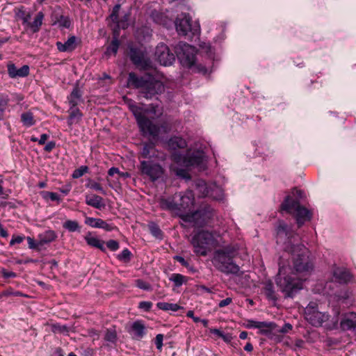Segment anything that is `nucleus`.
Instances as JSON below:
<instances>
[{
    "instance_id": "obj_23",
    "label": "nucleus",
    "mask_w": 356,
    "mask_h": 356,
    "mask_svg": "<svg viewBox=\"0 0 356 356\" xmlns=\"http://www.w3.org/2000/svg\"><path fill=\"white\" fill-rule=\"evenodd\" d=\"M341 327L343 330H349L356 327V313L346 314L341 321Z\"/></svg>"
},
{
    "instance_id": "obj_55",
    "label": "nucleus",
    "mask_w": 356,
    "mask_h": 356,
    "mask_svg": "<svg viewBox=\"0 0 356 356\" xmlns=\"http://www.w3.org/2000/svg\"><path fill=\"white\" fill-rule=\"evenodd\" d=\"M25 239V236L24 235H13L10 241V245H14L15 244H20Z\"/></svg>"
},
{
    "instance_id": "obj_54",
    "label": "nucleus",
    "mask_w": 356,
    "mask_h": 356,
    "mask_svg": "<svg viewBox=\"0 0 356 356\" xmlns=\"http://www.w3.org/2000/svg\"><path fill=\"white\" fill-rule=\"evenodd\" d=\"M261 321H257L254 320H248L246 321L245 327L248 329L252 328H260L261 325H263Z\"/></svg>"
},
{
    "instance_id": "obj_36",
    "label": "nucleus",
    "mask_w": 356,
    "mask_h": 356,
    "mask_svg": "<svg viewBox=\"0 0 356 356\" xmlns=\"http://www.w3.org/2000/svg\"><path fill=\"white\" fill-rule=\"evenodd\" d=\"M157 307L159 309L163 310V311H172V312H177L178 310L182 309V307L179 306L177 304L174 303H168L165 302H159L156 304Z\"/></svg>"
},
{
    "instance_id": "obj_47",
    "label": "nucleus",
    "mask_w": 356,
    "mask_h": 356,
    "mask_svg": "<svg viewBox=\"0 0 356 356\" xmlns=\"http://www.w3.org/2000/svg\"><path fill=\"white\" fill-rule=\"evenodd\" d=\"M104 339L106 341L115 343L117 341V333L114 329H108L106 332Z\"/></svg>"
},
{
    "instance_id": "obj_33",
    "label": "nucleus",
    "mask_w": 356,
    "mask_h": 356,
    "mask_svg": "<svg viewBox=\"0 0 356 356\" xmlns=\"http://www.w3.org/2000/svg\"><path fill=\"white\" fill-rule=\"evenodd\" d=\"M44 14L42 12H39L36 15L33 22L29 23V27H30L33 33H37L39 31L40 26L42 24V20L44 19Z\"/></svg>"
},
{
    "instance_id": "obj_63",
    "label": "nucleus",
    "mask_w": 356,
    "mask_h": 356,
    "mask_svg": "<svg viewBox=\"0 0 356 356\" xmlns=\"http://www.w3.org/2000/svg\"><path fill=\"white\" fill-rule=\"evenodd\" d=\"M100 222H101V226L99 228L104 229L106 231H108V232L112 231L115 228V226L112 225L111 224L107 223L106 221H104L103 220Z\"/></svg>"
},
{
    "instance_id": "obj_53",
    "label": "nucleus",
    "mask_w": 356,
    "mask_h": 356,
    "mask_svg": "<svg viewBox=\"0 0 356 356\" xmlns=\"http://www.w3.org/2000/svg\"><path fill=\"white\" fill-rule=\"evenodd\" d=\"M292 328H293V326L291 324H290L289 323H286L282 327H280L277 325V327L275 330V332L285 334V333H288L290 330H292Z\"/></svg>"
},
{
    "instance_id": "obj_59",
    "label": "nucleus",
    "mask_w": 356,
    "mask_h": 356,
    "mask_svg": "<svg viewBox=\"0 0 356 356\" xmlns=\"http://www.w3.org/2000/svg\"><path fill=\"white\" fill-rule=\"evenodd\" d=\"M26 240L28 241L29 248L30 249H37L40 250V246H41L40 244H39V241L38 242H35V240L30 236H28L26 238Z\"/></svg>"
},
{
    "instance_id": "obj_16",
    "label": "nucleus",
    "mask_w": 356,
    "mask_h": 356,
    "mask_svg": "<svg viewBox=\"0 0 356 356\" xmlns=\"http://www.w3.org/2000/svg\"><path fill=\"white\" fill-rule=\"evenodd\" d=\"M204 153L200 151H195L191 154L184 156L181 163L186 168L200 166L203 163Z\"/></svg>"
},
{
    "instance_id": "obj_34",
    "label": "nucleus",
    "mask_w": 356,
    "mask_h": 356,
    "mask_svg": "<svg viewBox=\"0 0 356 356\" xmlns=\"http://www.w3.org/2000/svg\"><path fill=\"white\" fill-rule=\"evenodd\" d=\"M85 240L87 244L90 246L97 248L104 252L106 251V248L104 246V242L103 241H101L96 237L90 236H86Z\"/></svg>"
},
{
    "instance_id": "obj_48",
    "label": "nucleus",
    "mask_w": 356,
    "mask_h": 356,
    "mask_svg": "<svg viewBox=\"0 0 356 356\" xmlns=\"http://www.w3.org/2000/svg\"><path fill=\"white\" fill-rule=\"evenodd\" d=\"M41 195L44 199H50L52 201H56L59 202L61 199L60 196L56 193L54 192H49V191H42L41 193Z\"/></svg>"
},
{
    "instance_id": "obj_15",
    "label": "nucleus",
    "mask_w": 356,
    "mask_h": 356,
    "mask_svg": "<svg viewBox=\"0 0 356 356\" xmlns=\"http://www.w3.org/2000/svg\"><path fill=\"white\" fill-rule=\"evenodd\" d=\"M129 58L131 62L138 67L147 70L151 67V61L145 57L144 53L138 48L131 47L129 51Z\"/></svg>"
},
{
    "instance_id": "obj_10",
    "label": "nucleus",
    "mask_w": 356,
    "mask_h": 356,
    "mask_svg": "<svg viewBox=\"0 0 356 356\" xmlns=\"http://www.w3.org/2000/svg\"><path fill=\"white\" fill-rule=\"evenodd\" d=\"M175 26L179 35L192 38L200 32L198 24H193L188 14L181 13L175 21Z\"/></svg>"
},
{
    "instance_id": "obj_24",
    "label": "nucleus",
    "mask_w": 356,
    "mask_h": 356,
    "mask_svg": "<svg viewBox=\"0 0 356 356\" xmlns=\"http://www.w3.org/2000/svg\"><path fill=\"white\" fill-rule=\"evenodd\" d=\"M159 204L161 209L176 211L177 214H179L177 193L172 197L161 198L160 200Z\"/></svg>"
},
{
    "instance_id": "obj_50",
    "label": "nucleus",
    "mask_w": 356,
    "mask_h": 356,
    "mask_svg": "<svg viewBox=\"0 0 356 356\" xmlns=\"http://www.w3.org/2000/svg\"><path fill=\"white\" fill-rule=\"evenodd\" d=\"M88 188L95 190L102 193L103 195H106V191L104 190L101 184L97 182L90 181L89 183L86 185Z\"/></svg>"
},
{
    "instance_id": "obj_20",
    "label": "nucleus",
    "mask_w": 356,
    "mask_h": 356,
    "mask_svg": "<svg viewBox=\"0 0 356 356\" xmlns=\"http://www.w3.org/2000/svg\"><path fill=\"white\" fill-rule=\"evenodd\" d=\"M77 38L72 35L68 38L64 43L61 42H56L57 49L61 52H71L74 51L77 46Z\"/></svg>"
},
{
    "instance_id": "obj_21",
    "label": "nucleus",
    "mask_w": 356,
    "mask_h": 356,
    "mask_svg": "<svg viewBox=\"0 0 356 356\" xmlns=\"http://www.w3.org/2000/svg\"><path fill=\"white\" fill-rule=\"evenodd\" d=\"M82 96V91L80 90L78 85L75 86L71 93L67 97L70 107H77L80 102H83Z\"/></svg>"
},
{
    "instance_id": "obj_1",
    "label": "nucleus",
    "mask_w": 356,
    "mask_h": 356,
    "mask_svg": "<svg viewBox=\"0 0 356 356\" xmlns=\"http://www.w3.org/2000/svg\"><path fill=\"white\" fill-rule=\"evenodd\" d=\"M237 254L238 249L234 245H228L214 251L212 263L218 271L227 275L240 276L243 275V272L234 261Z\"/></svg>"
},
{
    "instance_id": "obj_56",
    "label": "nucleus",
    "mask_w": 356,
    "mask_h": 356,
    "mask_svg": "<svg viewBox=\"0 0 356 356\" xmlns=\"http://www.w3.org/2000/svg\"><path fill=\"white\" fill-rule=\"evenodd\" d=\"M8 103V99L0 98V121L3 120V113Z\"/></svg>"
},
{
    "instance_id": "obj_41",
    "label": "nucleus",
    "mask_w": 356,
    "mask_h": 356,
    "mask_svg": "<svg viewBox=\"0 0 356 356\" xmlns=\"http://www.w3.org/2000/svg\"><path fill=\"white\" fill-rule=\"evenodd\" d=\"M129 17L130 13H126L120 19H118V22H115L114 23L117 24L118 28L125 29L129 26Z\"/></svg>"
},
{
    "instance_id": "obj_37",
    "label": "nucleus",
    "mask_w": 356,
    "mask_h": 356,
    "mask_svg": "<svg viewBox=\"0 0 356 356\" xmlns=\"http://www.w3.org/2000/svg\"><path fill=\"white\" fill-rule=\"evenodd\" d=\"M63 227L70 232H81V227L76 220H67L63 224Z\"/></svg>"
},
{
    "instance_id": "obj_57",
    "label": "nucleus",
    "mask_w": 356,
    "mask_h": 356,
    "mask_svg": "<svg viewBox=\"0 0 356 356\" xmlns=\"http://www.w3.org/2000/svg\"><path fill=\"white\" fill-rule=\"evenodd\" d=\"M106 246L111 251H116L120 248L119 243L117 241L113 239H111L106 242Z\"/></svg>"
},
{
    "instance_id": "obj_62",
    "label": "nucleus",
    "mask_w": 356,
    "mask_h": 356,
    "mask_svg": "<svg viewBox=\"0 0 356 356\" xmlns=\"http://www.w3.org/2000/svg\"><path fill=\"white\" fill-rule=\"evenodd\" d=\"M174 259L177 261L179 262L183 266L186 268L189 267V262L186 261L183 257L179 255H176L174 257Z\"/></svg>"
},
{
    "instance_id": "obj_52",
    "label": "nucleus",
    "mask_w": 356,
    "mask_h": 356,
    "mask_svg": "<svg viewBox=\"0 0 356 356\" xmlns=\"http://www.w3.org/2000/svg\"><path fill=\"white\" fill-rule=\"evenodd\" d=\"M120 9V5L116 4L112 10V13L109 15L110 19L112 20V22H118V13Z\"/></svg>"
},
{
    "instance_id": "obj_30",
    "label": "nucleus",
    "mask_w": 356,
    "mask_h": 356,
    "mask_svg": "<svg viewBox=\"0 0 356 356\" xmlns=\"http://www.w3.org/2000/svg\"><path fill=\"white\" fill-rule=\"evenodd\" d=\"M140 156L144 159H148L154 156L155 144L152 141L145 143L140 152Z\"/></svg>"
},
{
    "instance_id": "obj_38",
    "label": "nucleus",
    "mask_w": 356,
    "mask_h": 356,
    "mask_svg": "<svg viewBox=\"0 0 356 356\" xmlns=\"http://www.w3.org/2000/svg\"><path fill=\"white\" fill-rule=\"evenodd\" d=\"M188 280V277L179 273H173L170 277V280L174 282L175 286L176 287H179L183 284L186 283Z\"/></svg>"
},
{
    "instance_id": "obj_43",
    "label": "nucleus",
    "mask_w": 356,
    "mask_h": 356,
    "mask_svg": "<svg viewBox=\"0 0 356 356\" xmlns=\"http://www.w3.org/2000/svg\"><path fill=\"white\" fill-rule=\"evenodd\" d=\"M170 145L173 148H184L186 146V141L181 138H172L169 142Z\"/></svg>"
},
{
    "instance_id": "obj_5",
    "label": "nucleus",
    "mask_w": 356,
    "mask_h": 356,
    "mask_svg": "<svg viewBox=\"0 0 356 356\" xmlns=\"http://www.w3.org/2000/svg\"><path fill=\"white\" fill-rule=\"evenodd\" d=\"M130 110L134 115L140 132L144 136H152L153 139H157L159 136L161 129H163L165 131V126L162 124L159 126L154 124L149 119L143 112V109L136 106H130Z\"/></svg>"
},
{
    "instance_id": "obj_27",
    "label": "nucleus",
    "mask_w": 356,
    "mask_h": 356,
    "mask_svg": "<svg viewBox=\"0 0 356 356\" xmlns=\"http://www.w3.org/2000/svg\"><path fill=\"white\" fill-rule=\"evenodd\" d=\"M67 124L71 126L73 124L79 123L83 117V113L77 107H70L68 111Z\"/></svg>"
},
{
    "instance_id": "obj_8",
    "label": "nucleus",
    "mask_w": 356,
    "mask_h": 356,
    "mask_svg": "<svg viewBox=\"0 0 356 356\" xmlns=\"http://www.w3.org/2000/svg\"><path fill=\"white\" fill-rule=\"evenodd\" d=\"M280 209L285 211L287 213H292V211L296 212L295 218L298 227H302L304 223L310 220L312 218V212L300 204V200H292L290 195H286L284 200L280 205Z\"/></svg>"
},
{
    "instance_id": "obj_25",
    "label": "nucleus",
    "mask_w": 356,
    "mask_h": 356,
    "mask_svg": "<svg viewBox=\"0 0 356 356\" xmlns=\"http://www.w3.org/2000/svg\"><path fill=\"white\" fill-rule=\"evenodd\" d=\"M333 276L341 284H347L352 277L349 271L343 268H336L333 271Z\"/></svg>"
},
{
    "instance_id": "obj_32",
    "label": "nucleus",
    "mask_w": 356,
    "mask_h": 356,
    "mask_svg": "<svg viewBox=\"0 0 356 356\" xmlns=\"http://www.w3.org/2000/svg\"><path fill=\"white\" fill-rule=\"evenodd\" d=\"M195 189L199 197H204L209 195V189L204 180L200 179L195 182Z\"/></svg>"
},
{
    "instance_id": "obj_35",
    "label": "nucleus",
    "mask_w": 356,
    "mask_h": 356,
    "mask_svg": "<svg viewBox=\"0 0 356 356\" xmlns=\"http://www.w3.org/2000/svg\"><path fill=\"white\" fill-rule=\"evenodd\" d=\"M21 121L24 126L30 127L35 124L34 115L30 111L24 112L21 115Z\"/></svg>"
},
{
    "instance_id": "obj_22",
    "label": "nucleus",
    "mask_w": 356,
    "mask_h": 356,
    "mask_svg": "<svg viewBox=\"0 0 356 356\" xmlns=\"http://www.w3.org/2000/svg\"><path fill=\"white\" fill-rule=\"evenodd\" d=\"M129 332L133 333L134 338L140 339L145 335L146 328L143 321L138 320L132 323Z\"/></svg>"
},
{
    "instance_id": "obj_45",
    "label": "nucleus",
    "mask_w": 356,
    "mask_h": 356,
    "mask_svg": "<svg viewBox=\"0 0 356 356\" xmlns=\"http://www.w3.org/2000/svg\"><path fill=\"white\" fill-rule=\"evenodd\" d=\"M89 168L87 165H81L77 169H75L72 175V178L79 179L84 174L88 172Z\"/></svg>"
},
{
    "instance_id": "obj_11",
    "label": "nucleus",
    "mask_w": 356,
    "mask_h": 356,
    "mask_svg": "<svg viewBox=\"0 0 356 356\" xmlns=\"http://www.w3.org/2000/svg\"><path fill=\"white\" fill-rule=\"evenodd\" d=\"M175 52L181 64L184 67H191L196 61V49L186 43L179 42L175 47Z\"/></svg>"
},
{
    "instance_id": "obj_14",
    "label": "nucleus",
    "mask_w": 356,
    "mask_h": 356,
    "mask_svg": "<svg viewBox=\"0 0 356 356\" xmlns=\"http://www.w3.org/2000/svg\"><path fill=\"white\" fill-rule=\"evenodd\" d=\"M140 170L142 175L148 177L152 181L160 178L163 173L162 167L159 164L152 161H142Z\"/></svg>"
},
{
    "instance_id": "obj_18",
    "label": "nucleus",
    "mask_w": 356,
    "mask_h": 356,
    "mask_svg": "<svg viewBox=\"0 0 356 356\" xmlns=\"http://www.w3.org/2000/svg\"><path fill=\"white\" fill-rule=\"evenodd\" d=\"M7 68L8 76L11 79L26 77L29 74L30 68L27 65H24L19 69H17L14 63L10 62L7 65Z\"/></svg>"
},
{
    "instance_id": "obj_60",
    "label": "nucleus",
    "mask_w": 356,
    "mask_h": 356,
    "mask_svg": "<svg viewBox=\"0 0 356 356\" xmlns=\"http://www.w3.org/2000/svg\"><path fill=\"white\" fill-rule=\"evenodd\" d=\"M163 340V335L162 334H158L156 336V338H155V345L156 346V348L158 350H159L160 351L162 350Z\"/></svg>"
},
{
    "instance_id": "obj_64",
    "label": "nucleus",
    "mask_w": 356,
    "mask_h": 356,
    "mask_svg": "<svg viewBox=\"0 0 356 356\" xmlns=\"http://www.w3.org/2000/svg\"><path fill=\"white\" fill-rule=\"evenodd\" d=\"M56 147L55 141H49L48 142L44 147V150L47 152H50L53 149Z\"/></svg>"
},
{
    "instance_id": "obj_3",
    "label": "nucleus",
    "mask_w": 356,
    "mask_h": 356,
    "mask_svg": "<svg viewBox=\"0 0 356 356\" xmlns=\"http://www.w3.org/2000/svg\"><path fill=\"white\" fill-rule=\"evenodd\" d=\"M334 316L330 321H328L330 316L327 313L319 312L315 302H310L305 309V318L314 327H321L323 323H325L326 329L332 330L337 328L340 314L338 308L334 309Z\"/></svg>"
},
{
    "instance_id": "obj_39",
    "label": "nucleus",
    "mask_w": 356,
    "mask_h": 356,
    "mask_svg": "<svg viewBox=\"0 0 356 356\" xmlns=\"http://www.w3.org/2000/svg\"><path fill=\"white\" fill-rule=\"evenodd\" d=\"M159 108L158 105H154L153 104H149V106L144 110V113L145 115L146 114L152 115L153 116L152 118L153 119L159 118L162 114V112L159 111Z\"/></svg>"
},
{
    "instance_id": "obj_49",
    "label": "nucleus",
    "mask_w": 356,
    "mask_h": 356,
    "mask_svg": "<svg viewBox=\"0 0 356 356\" xmlns=\"http://www.w3.org/2000/svg\"><path fill=\"white\" fill-rule=\"evenodd\" d=\"M59 26L63 28H69L71 25L70 18L67 16L60 15L57 19Z\"/></svg>"
},
{
    "instance_id": "obj_2",
    "label": "nucleus",
    "mask_w": 356,
    "mask_h": 356,
    "mask_svg": "<svg viewBox=\"0 0 356 356\" xmlns=\"http://www.w3.org/2000/svg\"><path fill=\"white\" fill-rule=\"evenodd\" d=\"M127 86L140 89V95L147 99H152L165 91L163 83L150 74L138 76L136 73L130 72L127 79Z\"/></svg>"
},
{
    "instance_id": "obj_7",
    "label": "nucleus",
    "mask_w": 356,
    "mask_h": 356,
    "mask_svg": "<svg viewBox=\"0 0 356 356\" xmlns=\"http://www.w3.org/2000/svg\"><path fill=\"white\" fill-rule=\"evenodd\" d=\"M275 240L278 245H282L284 251L289 252L296 246L298 234L284 220H279L275 228Z\"/></svg>"
},
{
    "instance_id": "obj_40",
    "label": "nucleus",
    "mask_w": 356,
    "mask_h": 356,
    "mask_svg": "<svg viewBox=\"0 0 356 356\" xmlns=\"http://www.w3.org/2000/svg\"><path fill=\"white\" fill-rule=\"evenodd\" d=\"M148 227H149V230L152 236H154L158 238H162L163 232L157 224H156L154 222H151L148 225Z\"/></svg>"
},
{
    "instance_id": "obj_4",
    "label": "nucleus",
    "mask_w": 356,
    "mask_h": 356,
    "mask_svg": "<svg viewBox=\"0 0 356 356\" xmlns=\"http://www.w3.org/2000/svg\"><path fill=\"white\" fill-rule=\"evenodd\" d=\"M275 282L285 298H293L302 289V280L294 273L286 275V269L280 265Z\"/></svg>"
},
{
    "instance_id": "obj_44",
    "label": "nucleus",
    "mask_w": 356,
    "mask_h": 356,
    "mask_svg": "<svg viewBox=\"0 0 356 356\" xmlns=\"http://www.w3.org/2000/svg\"><path fill=\"white\" fill-rule=\"evenodd\" d=\"M131 255L132 254L131 251L129 249L125 248L118 255L117 258L118 260L123 261L124 263H128L131 261Z\"/></svg>"
},
{
    "instance_id": "obj_61",
    "label": "nucleus",
    "mask_w": 356,
    "mask_h": 356,
    "mask_svg": "<svg viewBox=\"0 0 356 356\" xmlns=\"http://www.w3.org/2000/svg\"><path fill=\"white\" fill-rule=\"evenodd\" d=\"M136 282L137 286L141 289L149 291L151 289L150 284L142 280H137Z\"/></svg>"
},
{
    "instance_id": "obj_12",
    "label": "nucleus",
    "mask_w": 356,
    "mask_h": 356,
    "mask_svg": "<svg viewBox=\"0 0 356 356\" xmlns=\"http://www.w3.org/2000/svg\"><path fill=\"white\" fill-rule=\"evenodd\" d=\"M213 216V209L208 204L201 206L191 215L185 216L184 220L194 222L197 227H203Z\"/></svg>"
},
{
    "instance_id": "obj_9",
    "label": "nucleus",
    "mask_w": 356,
    "mask_h": 356,
    "mask_svg": "<svg viewBox=\"0 0 356 356\" xmlns=\"http://www.w3.org/2000/svg\"><path fill=\"white\" fill-rule=\"evenodd\" d=\"M215 241L213 234L208 231H200L191 240L194 252L200 256H206Z\"/></svg>"
},
{
    "instance_id": "obj_26",
    "label": "nucleus",
    "mask_w": 356,
    "mask_h": 356,
    "mask_svg": "<svg viewBox=\"0 0 356 356\" xmlns=\"http://www.w3.org/2000/svg\"><path fill=\"white\" fill-rule=\"evenodd\" d=\"M103 198L97 195H86V204L88 206L97 209H102L105 207Z\"/></svg>"
},
{
    "instance_id": "obj_31",
    "label": "nucleus",
    "mask_w": 356,
    "mask_h": 356,
    "mask_svg": "<svg viewBox=\"0 0 356 356\" xmlns=\"http://www.w3.org/2000/svg\"><path fill=\"white\" fill-rule=\"evenodd\" d=\"M39 244L42 245L49 243L56 240L57 235L53 230H47L39 235Z\"/></svg>"
},
{
    "instance_id": "obj_13",
    "label": "nucleus",
    "mask_w": 356,
    "mask_h": 356,
    "mask_svg": "<svg viewBox=\"0 0 356 356\" xmlns=\"http://www.w3.org/2000/svg\"><path fill=\"white\" fill-rule=\"evenodd\" d=\"M155 57L159 63L164 66L171 65L175 60V55L164 43H159L155 50Z\"/></svg>"
},
{
    "instance_id": "obj_28",
    "label": "nucleus",
    "mask_w": 356,
    "mask_h": 356,
    "mask_svg": "<svg viewBox=\"0 0 356 356\" xmlns=\"http://www.w3.org/2000/svg\"><path fill=\"white\" fill-rule=\"evenodd\" d=\"M261 323L264 325H261V327L258 328L259 333L266 336L268 338H273L271 334L273 332H275L277 325L274 322L261 321Z\"/></svg>"
},
{
    "instance_id": "obj_17",
    "label": "nucleus",
    "mask_w": 356,
    "mask_h": 356,
    "mask_svg": "<svg viewBox=\"0 0 356 356\" xmlns=\"http://www.w3.org/2000/svg\"><path fill=\"white\" fill-rule=\"evenodd\" d=\"M178 212L179 215L185 212L186 210H189L191 206L193 204L194 198L191 192H188L184 195H181V193H177Z\"/></svg>"
},
{
    "instance_id": "obj_29",
    "label": "nucleus",
    "mask_w": 356,
    "mask_h": 356,
    "mask_svg": "<svg viewBox=\"0 0 356 356\" xmlns=\"http://www.w3.org/2000/svg\"><path fill=\"white\" fill-rule=\"evenodd\" d=\"M118 31L117 30H114L113 40L109 44V45L106 47V50L105 52L106 54L110 55L112 54L113 55H116L120 47V41L118 40Z\"/></svg>"
},
{
    "instance_id": "obj_19",
    "label": "nucleus",
    "mask_w": 356,
    "mask_h": 356,
    "mask_svg": "<svg viewBox=\"0 0 356 356\" xmlns=\"http://www.w3.org/2000/svg\"><path fill=\"white\" fill-rule=\"evenodd\" d=\"M263 292L266 298L275 304L278 300V294L275 290V286L271 280H268L263 282Z\"/></svg>"
},
{
    "instance_id": "obj_46",
    "label": "nucleus",
    "mask_w": 356,
    "mask_h": 356,
    "mask_svg": "<svg viewBox=\"0 0 356 356\" xmlns=\"http://www.w3.org/2000/svg\"><path fill=\"white\" fill-rule=\"evenodd\" d=\"M102 219L95 218L92 217H86L85 219V223L92 227L99 228Z\"/></svg>"
},
{
    "instance_id": "obj_42",
    "label": "nucleus",
    "mask_w": 356,
    "mask_h": 356,
    "mask_svg": "<svg viewBox=\"0 0 356 356\" xmlns=\"http://www.w3.org/2000/svg\"><path fill=\"white\" fill-rule=\"evenodd\" d=\"M173 172H175V175L179 178L186 180H190L191 179V176L188 173V170L186 168H173Z\"/></svg>"
},
{
    "instance_id": "obj_58",
    "label": "nucleus",
    "mask_w": 356,
    "mask_h": 356,
    "mask_svg": "<svg viewBox=\"0 0 356 356\" xmlns=\"http://www.w3.org/2000/svg\"><path fill=\"white\" fill-rule=\"evenodd\" d=\"M153 304L152 302L149 301H142L139 302L138 308L143 309L145 312H149Z\"/></svg>"
},
{
    "instance_id": "obj_51",
    "label": "nucleus",
    "mask_w": 356,
    "mask_h": 356,
    "mask_svg": "<svg viewBox=\"0 0 356 356\" xmlns=\"http://www.w3.org/2000/svg\"><path fill=\"white\" fill-rule=\"evenodd\" d=\"M335 286H337V283L332 280L326 282L324 285V287L322 289L321 293H323V294L329 295L330 294L329 290H332Z\"/></svg>"
},
{
    "instance_id": "obj_6",
    "label": "nucleus",
    "mask_w": 356,
    "mask_h": 356,
    "mask_svg": "<svg viewBox=\"0 0 356 356\" xmlns=\"http://www.w3.org/2000/svg\"><path fill=\"white\" fill-rule=\"evenodd\" d=\"M289 253L292 256L293 269L296 273H307L313 270L314 261L310 252L303 244L297 243Z\"/></svg>"
}]
</instances>
